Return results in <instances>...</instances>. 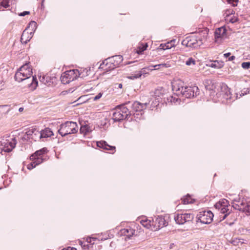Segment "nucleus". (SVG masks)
<instances>
[{
	"label": "nucleus",
	"mask_w": 250,
	"mask_h": 250,
	"mask_svg": "<svg viewBox=\"0 0 250 250\" xmlns=\"http://www.w3.org/2000/svg\"><path fill=\"white\" fill-rule=\"evenodd\" d=\"M172 87L175 95L187 98H193L199 94V90L197 86H185L184 83L180 80L173 82Z\"/></svg>",
	"instance_id": "nucleus-1"
},
{
	"label": "nucleus",
	"mask_w": 250,
	"mask_h": 250,
	"mask_svg": "<svg viewBox=\"0 0 250 250\" xmlns=\"http://www.w3.org/2000/svg\"><path fill=\"white\" fill-rule=\"evenodd\" d=\"M14 78L15 80L18 82L29 81L30 83L28 84V86L32 90H35L38 84L36 76H31L29 71L24 73L18 70L15 75Z\"/></svg>",
	"instance_id": "nucleus-2"
},
{
	"label": "nucleus",
	"mask_w": 250,
	"mask_h": 250,
	"mask_svg": "<svg viewBox=\"0 0 250 250\" xmlns=\"http://www.w3.org/2000/svg\"><path fill=\"white\" fill-rule=\"evenodd\" d=\"M78 130V126L76 122L67 121L60 125L58 132L62 137H63L68 134L76 133Z\"/></svg>",
	"instance_id": "nucleus-3"
},
{
	"label": "nucleus",
	"mask_w": 250,
	"mask_h": 250,
	"mask_svg": "<svg viewBox=\"0 0 250 250\" xmlns=\"http://www.w3.org/2000/svg\"><path fill=\"white\" fill-rule=\"evenodd\" d=\"M126 104L119 105L116 111L113 113L112 119L114 122H119L121 120L125 119L129 115H131V111L125 106Z\"/></svg>",
	"instance_id": "nucleus-4"
},
{
	"label": "nucleus",
	"mask_w": 250,
	"mask_h": 250,
	"mask_svg": "<svg viewBox=\"0 0 250 250\" xmlns=\"http://www.w3.org/2000/svg\"><path fill=\"white\" fill-rule=\"evenodd\" d=\"M80 75V73L77 69L70 70L62 74L61 80L62 83L67 84L76 80Z\"/></svg>",
	"instance_id": "nucleus-5"
},
{
	"label": "nucleus",
	"mask_w": 250,
	"mask_h": 250,
	"mask_svg": "<svg viewBox=\"0 0 250 250\" xmlns=\"http://www.w3.org/2000/svg\"><path fill=\"white\" fill-rule=\"evenodd\" d=\"M203 44V42L200 37L193 36L186 38L182 42V44L191 48H197Z\"/></svg>",
	"instance_id": "nucleus-6"
},
{
	"label": "nucleus",
	"mask_w": 250,
	"mask_h": 250,
	"mask_svg": "<svg viewBox=\"0 0 250 250\" xmlns=\"http://www.w3.org/2000/svg\"><path fill=\"white\" fill-rule=\"evenodd\" d=\"M213 214L210 210L201 211L197 215L198 221L202 224H209L213 220Z\"/></svg>",
	"instance_id": "nucleus-7"
},
{
	"label": "nucleus",
	"mask_w": 250,
	"mask_h": 250,
	"mask_svg": "<svg viewBox=\"0 0 250 250\" xmlns=\"http://www.w3.org/2000/svg\"><path fill=\"white\" fill-rule=\"evenodd\" d=\"M193 218L194 215L192 213H178L174 217L175 222L179 225H183L186 222L191 221Z\"/></svg>",
	"instance_id": "nucleus-8"
},
{
	"label": "nucleus",
	"mask_w": 250,
	"mask_h": 250,
	"mask_svg": "<svg viewBox=\"0 0 250 250\" xmlns=\"http://www.w3.org/2000/svg\"><path fill=\"white\" fill-rule=\"evenodd\" d=\"M126 104L130 105L132 109L131 112H141L146 108L147 106L149 104L148 103L144 104L141 103L138 101H135L133 103L131 102H128L125 103Z\"/></svg>",
	"instance_id": "nucleus-9"
},
{
	"label": "nucleus",
	"mask_w": 250,
	"mask_h": 250,
	"mask_svg": "<svg viewBox=\"0 0 250 250\" xmlns=\"http://www.w3.org/2000/svg\"><path fill=\"white\" fill-rule=\"evenodd\" d=\"M17 144L16 139L12 138L9 140H3L1 143L2 146H3L2 148H0L1 151L3 150L5 152H9L14 149Z\"/></svg>",
	"instance_id": "nucleus-10"
},
{
	"label": "nucleus",
	"mask_w": 250,
	"mask_h": 250,
	"mask_svg": "<svg viewBox=\"0 0 250 250\" xmlns=\"http://www.w3.org/2000/svg\"><path fill=\"white\" fill-rule=\"evenodd\" d=\"M167 224L168 223L166 222L164 217L162 215L155 217L152 219V225H154L158 229L167 226Z\"/></svg>",
	"instance_id": "nucleus-11"
},
{
	"label": "nucleus",
	"mask_w": 250,
	"mask_h": 250,
	"mask_svg": "<svg viewBox=\"0 0 250 250\" xmlns=\"http://www.w3.org/2000/svg\"><path fill=\"white\" fill-rule=\"evenodd\" d=\"M221 93H216V96L218 97V95L220 96H222L224 99L226 100H230L231 99V93L230 92V89L225 84H222L221 85Z\"/></svg>",
	"instance_id": "nucleus-12"
},
{
	"label": "nucleus",
	"mask_w": 250,
	"mask_h": 250,
	"mask_svg": "<svg viewBox=\"0 0 250 250\" xmlns=\"http://www.w3.org/2000/svg\"><path fill=\"white\" fill-rule=\"evenodd\" d=\"M97 146L102 148L105 150L112 151L111 153L113 154L115 152V147L109 145L106 142L101 141L97 142Z\"/></svg>",
	"instance_id": "nucleus-13"
},
{
	"label": "nucleus",
	"mask_w": 250,
	"mask_h": 250,
	"mask_svg": "<svg viewBox=\"0 0 250 250\" xmlns=\"http://www.w3.org/2000/svg\"><path fill=\"white\" fill-rule=\"evenodd\" d=\"M226 33V29L224 27H221L217 28L214 32L215 42H219V40L222 38Z\"/></svg>",
	"instance_id": "nucleus-14"
},
{
	"label": "nucleus",
	"mask_w": 250,
	"mask_h": 250,
	"mask_svg": "<svg viewBox=\"0 0 250 250\" xmlns=\"http://www.w3.org/2000/svg\"><path fill=\"white\" fill-rule=\"evenodd\" d=\"M135 230L131 228H127L122 229V234L126 236V238L130 239V237L134 234Z\"/></svg>",
	"instance_id": "nucleus-15"
},
{
	"label": "nucleus",
	"mask_w": 250,
	"mask_h": 250,
	"mask_svg": "<svg viewBox=\"0 0 250 250\" xmlns=\"http://www.w3.org/2000/svg\"><path fill=\"white\" fill-rule=\"evenodd\" d=\"M228 203H226L225 204H223V207L221 208V209L220 210L221 213L222 214V216L220 217L221 221L224 220L226 217L229 214V212L227 213L228 209Z\"/></svg>",
	"instance_id": "nucleus-16"
},
{
	"label": "nucleus",
	"mask_w": 250,
	"mask_h": 250,
	"mask_svg": "<svg viewBox=\"0 0 250 250\" xmlns=\"http://www.w3.org/2000/svg\"><path fill=\"white\" fill-rule=\"evenodd\" d=\"M47 152V148H43L39 150L36 151L30 156V159H35L36 157H42V155Z\"/></svg>",
	"instance_id": "nucleus-17"
},
{
	"label": "nucleus",
	"mask_w": 250,
	"mask_h": 250,
	"mask_svg": "<svg viewBox=\"0 0 250 250\" xmlns=\"http://www.w3.org/2000/svg\"><path fill=\"white\" fill-rule=\"evenodd\" d=\"M41 133H42V138L49 137L53 135L52 131L49 128H46L44 130H42L41 131Z\"/></svg>",
	"instance_id": "nucleus-18"
},
{
	"label": "nucleus",
	"mask_w": 250,
	"mask_h": 250,
	"mask_svg": "<svg viewBox=\"0 0 250 250\" xmlns=\"http://www.w3.org/2000/svg\"><path fill=\"white\" fill-rule=\"evenodd\" d=\"M80 132L84 135L92 131L91 127L88 125H82L80 129Z\"/></svg>",
	"instance_id": "nucleus-19"
},
{
	"label": "nucleus",
	"mask_w": 250,
	"mask_h": 250,
	"mask_svg": "<svg viewBox=\"0 0 250 250\" xmlns=\"http://www.w3.org/2000/svg\"><path fill=\"white\" fill-rule=\"evenodd\" d=\"M104 63H108V64L112 65L111 67L110 66V68H115L118 66V65H115V60L114 59V56L108 58V59L104 60Z\"/></svg>",
	"instance_id": "nucleus-20"
},
{
	"label": "nucleus",
	"mask_w": 250,
	"mask_h": 250,
	"mask_svg": "<svg viewBox=\"0 0 250 250\" xmlns=\"http://www.w3.org/2000/svg\"><path fill=\"white\" fill-rule=\"evenodd\" d=\"M18 71L21 72H22L24 73H26V72H28V71L30 72V75H32V70L29 67V64L27 63H25V64L21 66L19 69Z\"/></svg>",
	"instance_id": "nucleus-21"
},
{
	"label": "nucleus",
	"mask_w": 250,
	"mask_h": 250,
	"mask_svg": "<svg viewBox=\"0 0 250 250\" xmlns=\"http://www.w3.org/2000/svg\"><path fill=\"white\" fill-rule=\"evenodd\" d=\"M170 66V65L168 63H161L155 65H152L149 67V70H158L161 67H168Z\"/></svg>",
	"instance_id": "nucleus-22"
},
{
	"label": "nucleus",
	"mask_w": 250,
	"mask_h": 250,
	"mask_svg": "<svg viewBox=\"0 0 250 250\" xmlns=\"http://www.w3.org/2000/svg\"><path fill=\"white\" fill-rule=\"evenodd\" d=\"M145 68L142 69V71H139L135 72V74H132L128 78L131 80H134L140 78L143 73H144V69Z\"/></svg>",
	"instance_id": "nucleus-23"
},
{
	"label": "nucleus",
	"mask_w": 250,
	"mask_h": 250,
	"mask_svg": "<svg viewBox=\"0 0 250 250\" xmlns=\"http://www.w3.org/2000/svg\"><path fill=\"white\" fill-rule=\"evenodd\" d=\"M165 92V90L162 87H159L155 89L154 95L156 97H160L163 96Z\"/></svg>",
	"instance_id": "nucleus-24"
},
{
	"label": "nucleus",
	"mask_w": 250,
	"mask_h": 250,
	"mask_svg": "<svg viewBox=\"0 0 250 250\" xmlns=\"http://www.w3.org/2000/svg\"><path fill=\"white\" fill-rule=\"evenodd\" d=\"M112 65L106 64V63H104V61L101 64L100 67L103 69L104 71L107 72L108 71H110L111 70L114 69V68H110V66L111 67Z\"/></svg>",
	"instance_id": "nucleus-25"
},
{
	"label": "nucleus",
	"mask_w": 250,
	"mask_h": 250,
	"mask_svg": "<svg viewBox=\"0 0 250 250\" xmlns=\"http://www.w3.org/2000/svg\"><path fill=\"white\" fill-rule=\"evenodd\" d=\"M226 203H227V200L224 199H222L221 200L219 201L217 203H216V204L214 205V207L216 209L220 210L221 209V208L223 207V204H225Z\"/></svg>",
	"instance_id": "nucleus-26"
},
{
	"label": "nucleus",
	"mask_w": 250,
	"mask_h": 250,
	"mask_svg": "<svg viewBox=\"0 0 250 250\" xmlns=\"http://www.w3.org/2000/svg\"><path fill=\"white\" fill-rule=\"evenodd\" d=\"M41 134L42 133H41V131L36 129V130H34V135H33L31 138L36 141L39 139L42 138Z\"/></svg>",
	"instance_id": "nucleus-27"
},
{
	"label": "nucleus",
	"mask_w": 250,
	"mask_h": 250,
	"mask_svg": "<svg viewBox=\"0 0 250 250\" xmlns=\"http://www.w3.org/2000/svg\"><path fill=\"white\" fill-rule=\"evenodd\" d=\"M193 201L194 200L188 195H187L182 199V202L184 204L192 203Z\"/></svg>",
	"instance_id": "nucleus-28"
},
{
	"label": "nucleus",
	"mask_w": 250,
	"mask_h": 250,
	"mask_svg": "<svg viewBox=\"0 0 250 250\" xmlns=\"http://www.w3.org/2000/svg\"><path fill=\"white\" fill-rule=\"evenodd\" d=\"M240 209H242V211L245 212L247 215H250V205L245 203L244 208H240Z\"/></svg>",
	"instance_id": "nucleus-29"
},
{
	"label": "nucleus",
	"mask_w": 250,
	"mask_h": 250,
	"mask_svg": "<svg viewBox=\"0 0 250 250\" xmlns=\"http://www.w3.org/2000/svg\"><path fill=\"white\" fill-rule=\"evenodd\" d=\"M244 206L245 202H242L240 204H234L233 207L234 208L242 211V209H240V208H243Z\"/></svg>",
	"instance_id": "nucleus-30"
},
{
	"label": "nucleus",
	"mask_w": 250,
	"mask_h": 250,
	"mask_svg": "<svg viewBox=\"0 0 250 250\" xmlns=\"http://www.w3.org/2000/svg\"><path fill=\"white\" fill-rule=\"evenodd\" d=\"M196 64L195 59L192 58H189L186 62V64L188 66L194 65Z\"/></svg>",
	"instance_id": "nucleus-31"
},
{
	"label": "nucleus",
	"mask_w": 250,
	"mask_h": 250,
	"mask_svg": "<svg viewBox=\"0 0 250 250\" xmlns=\"http://www.w3.org/2000/svg\"><path fill=\"white\" fill-rule=\"evenodd\" d=\"M114 57L116 62L115 65H118V66L123 60V57L120 55H117L114 56Z\"/></svg>",
	"instance_id": "nucleus-32"
},
{
	"label": "nucleus",
	"mask_w": 250,
	"mask_h": 250,
	"mask_svg": "<svg viewBox=\"0 0 250 250\" xmlns=\"http://www.w3.org/2000/svg\"><path fill=\"white\" fill-rule=\"evenodd\" d=\"M160 47H161V49H162L163 50H166L170 49L172 47V45L171 43L167 42L165 44H161Z\"/></svg>",
	"instance_id": "nucleus-33"
},
{
	"label": "nucleus",
	"mask_w": 250,
	"mask_h": 250,
	"mask_svg": "<svg viewBox=\"0 0 250 250\" xmlns=\"http://www.w3.org/2000/svg\"><path fill=\"white\" fill-rule=\"evenodd\" d=\"M31 160L34 161L37 166L41 164L43 162L42 157H36L35 159Z\"/></svg>",
	"instance_id": "nucleus-34"
},
{
	"label": "nucleus",
	"mask_w": 250,
	"mask_h": 250,
	"mask_svg": "<svg viewBox=\"0 0 250 250\" xmlns=\"http://www.w3.org/2000/svg\"><path fill=\"white\" fill-rule=\"evenodd\" d=\"M37 27V24L35 21H31L29 24V27L32 28V30L35 31Z\"/></svg>",
	"instance_id": "nucleus-35"
},
{
	"label": "nucleus",
	"mask_w": 250,
	"mask_h": 250,
	"mask_svg": "<svg viewBox=\"0 0 250 250\" xmlns=\"http://www.w3.org/2000/svg\"><path fill=\"white\" fill-rule=\"evenodd\" d=\"M25 36H26V33H25V31H24L21 35V42L22 43H26L27 41H29L30 39V38L29 39H25V40H25Z\"/></svg>",
	"instance_id": "nucleus-36"
},
{
	"label": "nucleus",
	"mask_w": 250,
	"mask_h": 250,
	"mask_svg": "<svg viewBox=\"0 0 250 250\" xmlns=\"http://www.w3.org/2000/svg\"><path fill=\"white\" fill-rule=\"evenodd\" d=\"M36 130V128H33L29 129L26 132L27 136H30V137L31 138L32 136H33V135H34V130Z\"/></svg>",
	"instance_id": "nucleus-37"
},
{
	"label": "nucleus",
	"mask_w": 250,
	"mask_h": 250,
	"mask_svg": "<svg viewBox=\"0 0 250 250\" xmlns=\"http://www.w3.org/2000/svg\"><path fill=\"white\" fill-rule=\"evenodd\" d=\"M243 68L248 69L250 68V62H244L241 64Z\"/></svg>",
	"instance_id": "nucleus-38"
},
{
	"label": "nucleus",
	"mask_w": 250,
	"mask_h": 250,
	"mask_svg": "<svg viewBox=\"0 0 250 250\" xmlns=\"http://www.w3.org/2000/svg\"><path fill=\"white\" fill-rule=\"evenodd\" d=\"M37 165L35 163L34 161H33L31 163L27 165V168L29 170H31L33 168L35 167Z\"/></svg>",
	"instance_id": "nucleus-39"
},
{
	"label": "nucleus",
	"mask_w": 250,
	"mask_h": 250,
	"mask_svg": "<svg viewBox=\"0 0 250 250\" xmlns=\"http://www.w3.org/2000/svg\"><path fill=\"white\" fill-rule=\"evenodd\" d=\"M148 45L147 43H146L145 45H143L141 48L139 47V51H137V52L139 54L143 52L144 50H146Z\"/></svg>",
	"instance_id": "nucleus-40"
},
{
	"label": "nucleus",
	"mask_w": 250,
	"mask_h": 250,
	"mask_svg": "<svg viewBox=\"0 0 250 250\" xmlns=\"http://www.w3.org/2000/svg\"><path fill=\"white\" fill-rule=\"evenodd\" d=\"M1 4L3 7L5 8L9 6L7 0H3V1L1 3Z\"/></svg>",
	"instance_id": "nucleus-41"
},
{
	"label": "nucleus",
	"mask_w": 250,
	"mask_h": 250,
	"mask_svg": "<svg viewBox=\"0 0 250 250\" xmlns=\"http://www.w3.org/2000/svg\"><path fill=\"white\" fill-rule=\"evenodd\" d=\"M103 93L101 92H100L98 93L96 96H95L94 97H93V100L94 101H97L99 100L101 97L102 96Z\"/></svg>",
	"instance_id": "nucleus-42"
},
{
	"label": "nucleus",
	"mask_w": 250,
	"mask_h": 250,
	"mask_svg": "<svg viewBox=\"0 0 250 250\" xmlns=\"http://www.w3.org/2000/svg\"><path fill=\"white\" fill-rule=\"evenodd\" d=\"M214 93H215V91H213V90H212L210 92V96H212V100H213V101L214 102H217V99L216 98H215V97H214Z\"/></svg>",
	"instance_id": "nucleus-43"
},
{
	"label": "nucleus",
	"mask_w": 250,
	"mask_h": 250,
	"mask_svg": "<svg viewBox=\"0 0 250 250\" xmlns=\"http://www.w3.org/2000/svg\"><path fill=\"white\" fill-rule=\"evenodd\" d=\"M30 12L29 11H24L22 13H21L19 15L21 16H25L26 15L29 14Z\"/></svg>",
	"instance_id": "nucleus-44"
},
{
	"label": "nucleus",
	"mask_w": 250,
	"mask_h": 250,
	"mask_svg": "<svg viewBox=\"0 0 250 250\" xmlns=\"http://www.w3.org/2000/svg\"><path fill=\"white\" fill-rule=\"evenodd\" d=\"M123 85L122 83H116L115 84V88H122Z\"/></svg>",
	"instance_id": "nucleus-45"
},
{
	"label": "nucleus",
	"mask_w": 250,
	"mask_h": 250,
	"mask_svg": "<svg viewBox=\"0 0 250 250\" xmlns=\"http://www.w3.org/2000/svg\"><path fill=\"white\" fill-rule=\"evenodd\" d=\"M147 220H142L141 222V223L142 224V225H143L144 226H147Z\"/></svg>",
	"instance_id": "nucleus-46"
},
{
	"label": "nucleus",
	"mask_w": 250,
	"mask_h": 250,
	"mask_svg": "<svg viewBox=\"0 0 250 250\" xmlns=\"http://www.w3.org/2000/svg\"><path fill=\"white\" fill-rule=\"evenodd\" d=\"M230 53L229 52V53H225L224 54V57L226 59L228 58H229V56L230 55Z\"/></svg>",
	"instance_id": "nucleus-47"
},
{
	"label": "nucleus",
	"mask_w": 250,
	"mask_h": 250,
	"mask_svg": "<svg viewBox=\"0 0 250 250\" xmlns=\"http://www.w3.org/2000/svg\"><path fill=\"white\" fill-rule=\"evenodd\" d=\"M235 58V57L234 56H230L228 58V61H231L233 60Z\"/></svg>",
	"instance_id": "nucleus-48"
},
{
	"label": "nucleus",
	"mask_w": 250,
	"mask_h": 250,
	"mask_svg": "<svg viewBox=\"0 0 250 250\" xmlns=\"http://www.w3.org/2000/svg\"><path fill=\"white\" fill-rule=\"evenodd\" d=\"M23 107H20L19 109V111L20 112L23 111Z\"/></svg>",
	"instance_id": "nucleus-49"
},
{
	"label": "nucleus",
	"mask_w": 250,
	"mask_h": 250,
	"mask_svg": "<svg viewBox=\"0 0 250 250\" xmlns=\"http://www.w3.org/2000/svg\"><path fill=\"white\" fill-rule=\"evenodd\" d=\"M25 82V83L27 85V86L28 87V84H29L30 83V82H29V81H24Z\"/></svg>",
	"instance_id": "nucleus-50"
},
{
	"label": "nucleus",
	"mask_w": 250,
	"mask_h": 250,
	"mask_svg": "<svg viewBox=\"0 0 250 250\" xmlns=\"http://www.w3.org/2000/svg\"><path fill=\"white\" fill-rule=\"evenodd\" d=\"M173 245V244L170 245V249H171L172 248V245Z\"/></svg>",
	"instance_id": "nucleus-51"
},
{
	"label": "nucleus",
	"mask_w": 250,
	"mask_h": 250,
	"mask_svg": "<svg viewBox=\"0 0 250 250\" xmlns=\"http://www.w3.org/2000/svg\"><path fill=\"white\" fill-rule=\"evenodd\" d=\"M242 94L243 95H245V93H242H242H241V94H240V96H241V95H242Z\"/></svg>",
	"instance_id": "nucleus-52"
},
{
	"label": "nucleus",
	"mask_w": 250,
	"mask_h": 250,
	"mask_svg": "<svg viewBox=\"0 0 250 250\" xmlns=\"http://www.w3.org/2000/svg\"><path fill=\"white\" fill-rule=\"evenodd\" d=\"M3 107H7L8 106L7 105H3Z\"/></svg>",
	"instance_id": "nucleus-53"
},
{
	"label": "nucleus",
	"mask_w": 250,
	"mask_h": 250,
	"mask_svg": "<svg viewBox=\"0 0 250 250\" xmlns=\"http://www.w3.org/2000/svg\"><path fill=\"white\" fill-rule=\"evenodd\" d=\"M9 110H10V109H8L7 110V112H8V111H9Z\"/></svg>",
	"instance_id": "nucleus-54"
},
{
	"label": "nucleus",
	"mask_w": 250,
	"mask_h": 250,
	"mask_svg": "<svg viewBox=\"0 0 250 250\" xmlns=\"http://www.w3.org/2000/svg\"><path fill=\"white\" fill-rule=\"evenodd\" d=\"M1 153V150L0 149V154Z\"/></svg>",
	"instance_id": "nucleus-55"
}]
</instances>
